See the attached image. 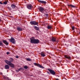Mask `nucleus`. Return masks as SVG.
<instances>
[{
	"mask_svg": "<svg viewBox=\"0 0 80 80\" xmlns=\"http://www.w3.org/2000/svg\"><path fill=\"white\" fill-rule=\"evenodd\" d=\"M11 7L12 8L14 9L16 7V6L15 4H12L11 5Z\"/></svg>",
	"mask_w": 80,
	"mask_h": 80,
	"instance_id": "13",
	"label": "nucleus"
},
{
	"mask_svg": "<svg viewBox=\"0 0 80 80\" xmlns=\"http://www.w3.org/2000/svg\"><path fill=\"white\" fill-rule=\"evenodd\" d=\"M6 54H7V55H8V54H9V52H7Z\"/></svg>",
	"mask_w": 80,
	"mask_h": 80,
	"instance_id": "28",
	"label": "nucleus"
},
{
	"mask_svg": "<svg viewBox=\"0 0 80 80\" xmlns=\"http://www.w3.org/2000/svg\"><path fill=\"white\" fill-rule=\"evenodd\" d=\"M56 80H59L58 79H56Z\"/></svg>",
	"mask_w": 80,
	"mask_h": 80,
	"instance_id": "33",
	"label": "nucleus"
},
{
	"mask_svg": "<svg viewBox=\"0 0 80 80\" xmlns=\"http://www.w3.org/2000/svg\"><path fill=\"white\" fill-rule=\"evenodd\" d=\"M28 61H31V59L30 58H27L26 59Z\"/></svg>",
	"mask_w": 80,
	"mask_h": 80,
	"instance_id": "22",
	"label": "nucleus"
},
{
	"mask_svg": "<svg viewBox=\"0 0 80 80\" xmlns=\"http://www.w3.org/2000/svg\"><path fill=\"white\" fill-rule=\"evenodd\" d=\"M30 42L32 43H34V44H38L40 42V41L38 39H35L34 37H32L30 38Z\"/></svg>",
	"mask_w": 80,
	"mask_h": 80,
	"instance_id": "1",
	"label": "nucleus"
},
{
	"mask_svg": "<svg viewBox=\"0 0 80 80\" xmlns=\"http://www.w3.org/2000/svg\"><path fill=\"white\" fill-rule=\"evenodd\" d=\"M34 64L35 65H36V66H37L38 67H40V68H44V67L42 66H41L40 65L37 64V63H34Z\"/></svg>",
	"mask_w": 80,
	"mask_h": 80,
	"instance_id": "6",
	"label": "nucleus"
},
{
	"mask_svg": "<svg viewBox=\"0 0 80 80\" xmlns=\"http://www.w3.org/2000/svg\"><path fill=\"white\" fill-rule=\"evenodd\" d=\"M17 30H18V31H19V32H21V31H22V30H23L22 29V28L21 27H17Z\"/></svg>",
	"mask_w": 80,
	"mask_h": 80,
	"instance_id": "9",
	"label": "nucleus"
},
{
	"mask_svg": "<svg viewBox=\"0 0 80 80\" xmlns=\"http://www.w3.org/2000/svg\"><path fill=\"white\" fill-rule=\"evenodd\" d=\"M10 60L11 62H13V61L14 60V59H13V58H10Z\"/></svg>",
	"mask_w": 80,
	"mask_h": 80,
	"instance_id": "18",
	"label": "nucleus"
},
{
	"mask_svg": "<svg viewBox=\"0 0 80 80\" xmlns=\"http://www.w3.org/2000/svg\"><path fill=\"white\" fill-rule=\"evenodd\" d=\"M39 10L41 12H43V10H44V9L43 8L40 7L39 8Z\"/></svg>",
	"mask_w": 80,
	"mask_h": 80,
	"instance_id": "8",
	"label": "nucleus"
},
{
	"mask_svg": "<svg viewBox=\"0 0 80 80\" xmlns=\"http://www.w3.org/2000/svg\"><path fill=\"white\" fill-rule=\"evenodd\" d=\"M49 70V72L51 74L54 75H55V72L54 71L52 70L51 69H48Z\"/></svg>",
	"mask_w": 80,
	"mask_h": 80,
	"instance_id": "5",
	"label": "nucleus"
},
{
	"mask_svg": "<svg viewBox=\"0 0 80 80\" xmlns=\"http://www.w3.org/2000/svg\"><path fill=\"white\" fill-rule=\"evenodd\" d=\"M5 69H9L10 68V66H8V65H6L5 66Z\"/></svg>",
	"mask_w": 80,
	"mask_h": 80,
	"instance_id": "11",
	"label": "nucleus"
},
{
	"mask_svg": "<svg viewBox=\"0 0 80 80\" xmlns=\"http://www.w3.org/2000/svg\"><path fill=\"white\" fill-rule=\"evenodd\" d=\"M4 5H6V4H7V1H5L3 3Z\"/></svg>",
	"mask_w": 80,
	"mask_h": 80,
	"instance_id": "21",
	"label": "nucleus"
},
{
	"mask_svg": "<svg viewBox=\"0 0 80 80\" xmlns=\"http://www.w3.org/2000/svg\"><path fill=\"white\" fill-rule=\"evenodd\" d=\"M0 4H1V5H2L3 4V3H2V2H0Z\"/></svg>",
	"mask_w": 80,
	"mask_h": 80,
	"instance_id": "31",
	"label": "nucleus"
},
{
	"mask_svg": "<svg viewBox=\"0 0 80 80\" xmlns=\"http://www.w3.org/2000/svg\"><path fill=\"white\" fill-rule=\"evenodd\" d=\"M24 68H25V69H27V68H28V67L27 66H25L24 67Z\"/></svg>",
	"mask_w": 80,
	"mask_h": 80,
	"instance_id": "23",
	"label": "nucleus"
},
{
	"mask_svg": "<svg viewBox=\"0 0 80 80\" xmlns=\"http://www.w3.org/2000/svg\"><path fill=\"white\" fill-rule=\"evenodd\" d=\"M30 23L31 25H36L38 23V22H36V21H32L31 22H30Z\"/></svg>",
	"mask_w": 80,
	"mask_h": 80,
	"instance_id": "4",
	"label": "nucleus"
},
{
	"mask_svg": "<svg viewBox=\"0 0 80 80\" xmlns=\"http://www.w3.org/2000/svg\"><path fill=\"white\" fill-rule=\"evenodd\" d=\"M65 57V58H68V59H69V60H70V57H68L67 55H65L64 56Z\"/></svg>",
	"mask_w": 80,
	"mask_h": 80,
	"instance_id": "17",
	"label": "nucleus"
},
{
	"mask_svg": "<svg viewBox=\"0 0 80 80\" xmlns=\"http://www.w3.org/2000/svg\"><path fill=\"white\" fill-rule=\"evenodd\" d=\"M4 62L12 68H14L15 67V65L10 61L8 60H5Z\"/></svg>",
	"mask_w": 80,
	"mask_h": 80,
	"instance_id": "2",
	"label": "nucleus"
},
{
	"mask_svg": "<svg viewBox=\"0 0 80 80\" xmlns=\"http://www.w3.org/2000/svg\"><path fill=\"white\" fill-rule=\"evenodd\" d=\"M41 55L42 57H44L45 56V53L43 52H41Z\"/></svg>",
	"mask_w": 80,
	"mask_h": 80,
	"instance_id": "14",
	"label": "nucleus"
},
{
	"mask_svg": "<svg viewBox=\"0 0 80 80\" xmlns=\"http://www.w3.org/2000/svg\"><path fill=\"white\" fill-rule=\"evenodd\" d=\"M27 8L30 10V9H32V6L31 5H27Z\"/></svg>",
	"mask_w": 80,
	"mask_h": 80,
	"instance_id": "10",
	"label": "nucleus"
},
{
	"mask_svg": "<svg viewBox=\"0 0 80 80\" xmlns=\"http://www.w3.org/2000/svg\"><path fill=\"white\" fill-rule=\"evenodd\" d=\"M34 28L36 29V30H39V28L36 26H34Z\"/></svg>",
	"mask_w": 80,
	"mask_h": 80,
	"instance_id": "19",
	"label": "nucleus"
},
{
	"mask_svg": "<svg viewBox=\"0 0 80 80\" xmlns=\"http://www.w3.org/2000/svg\"><path fill=\"white\" fill-rule=\"evenodd\" d=\"M16 72H19V71H18V70H16Z\"/></svg>",
	"mask_w": 80,
	"mask_h": 80,
	"instance_id": "30",
	"label": "nucleus"
},
{
	"mask_svg": "<svg viewBox=\"0 0 80 80\" xmlns=\"http://www.w3.org/2000/svg\"><path fill=\"white\" fill-rule=\"evenodd\" d=\"M0 45H3V43L2 42L0 41Z\"/></svg>",
	"mask_w": 80,
	"mask_h": 80,
	"instance_id": "26",
	"label": "nucleus"
},
{
	"mask_svg": "<svg viewBox=\"0 0 80 80\" xmlns=\"http://www.w3.org/2000/svg\"><path fill=\"white\" fill-rule=\"evenodd\" d=\"M8 40H9L10 42L12 43H15V39L12 37H11V39H8Z\"/></svg>",
	"mask_w": 80,
	"mask_h": 80,
	"instance_id": "3",
	"label": "nucleus"
},
{
	"mask_svg": "<svg viewBox=\"0 0 80 80\" xmlns=\"http://www.w3.org/2000/svg\"><path fill=\"white\" fill-rule=\"evenodd\" d=\"M1 22V19L0 18V22Z\"/></svg>",
	"mask_w": 80,
	"mask_h": 80,
	"instance_id": "34",
	"label": "nucleus"
},
{
	"mask_svg": "<svg viewBox=\"0 0 80 80\" xmlns=\"http://www.w3.org/2000/svg\"><path fill=\"white\" fill-rule=\"evenodd\" d=\"M52 42H55L56 41V39L55 38L53 37L52 38Z\"/></svg>",
	"mask_w": 80,
	"mask_h": 80,
	"instance_id": "16",
	"label": "nucleus"
},
{
	"mask_svg": "<svg viewBox=\"0 0 80 80\" xmlns=\"http://www.w3.org/2000/svg\"><path fill=\"white\" fill-rule=\"evenodd\" d=\"M22 68H19L18 69V71H20V70H22Z\"/></svg>",
	"mask_w": 80,
	"mask_h": 80,
	"instance_id": "27",
	"label": "nucleus"
},
{
	"mask_svg": "<svg viewBox=\"0 0 80 80\" xmlns=\"http://www.w3.org/2000/svg\"><path fill=\"white\" fill-rule=\"evenodd\" d=\"M69 7H72V8H75V6L72 5V4H70L69 5Z\"/></svg>",
	"mask_w": 80,
	"mask_h": 80,
	"instance_id": "20",
	"label": "nucleus"
},
{
	"mask_svg": "<svg viewBox=\"0 0 80 80\" xmlns=\"http://www.w3.org/2000/svg\"><path fill=\"white\" fill-rule=\"evenodd\" d=\"M16 58H18V56H16Z\"/></svg>",
	"mask_w": 80,
	"mask_h": 80,
	"instance_id": "32",
	"label": "nucleus"
},
{
	"mask_svg": "<svg viewBox=\"0 0 80 80\" xmlns=\"http://www.w3.org/2000/svg\"><path fill=\"white\" fill-rule=\"evenodd\" d=\"M38 2H39V3H44V4H46L47 2L45 1H41L40 0H38Z\"/></svg>",
	"mask_w": 80,
	"mask_h": 80,
	"instance_id": "7",
	"label": "nucleus"
},
{
	"mask_svg": "<svg viewBox=\"0 0 80 80\" xmlns=\"http://www.w3.org/2000/svg\"><path fill=\"white\" fill-rule=\"evenodd\" d=\"M46 15L47 17H48V14H46Z\"/></svg>",
	"mask_w": 80,
	"mask_h": 80,
	"instance_id": "29",
	"label": "nucleus"
},
{
	"mask_svg": "<svg viewBox=\"0 0 80 80\" xmlns=\"http://www.w3.org/2000/svg\"><path fill=\"white\" fill-rule=\"evenodd\" d=\"M72 29L73 30H75V27H74V26L72 27Z\"/></svg>",
	"mask_w": 80,
	"mask_h": 80,
	"instance_id": "25",
	"label": "nucleus"
},
{
	"mask_svg": "<svg viewBox=\"0 0 80 80\" xmlns=\"http://www.w3.org/2000/svg\"><path fill=\"white\" fill-rule=\"evenodd\" d=\"M52 26L50 25H48L47 27V28L48 29H51V28H52Z\"/></svg>",
	"mask_w": 80,
	"mask_h": 80,
	"instance_id": "15",
	"label": "nucleus"
},
{
	"mask_svg": "<svg viewBox=\"0 0 80 80\" xmlns=\"http://www.w3.org/2000/svg\"><path fill=\"white\" fill-rule=\"evenodd\" d=\"M8 10H12V8L11 7H8Z\"/></svg>",
	"mask_w": 80,
	"mask_h": 80,
	"instance_id": "24",
	"label": "nucleus"
},
{
	"mask_svg": "<svg viewBox=\"0 0 80 80\" xmlns=\"http://www.w3.org/2000/svg\"><path fill=\"white\" fill-rule=\"evenodd\" d=\"M2 42L4 44H5V45H7L8 44V43L6 40H3Z\"/></svg>",
	"mask_w": 80,
	"mask_h": 80,
	"instance_id": "12",
	"label": "nucleus"
}]
</instances>
